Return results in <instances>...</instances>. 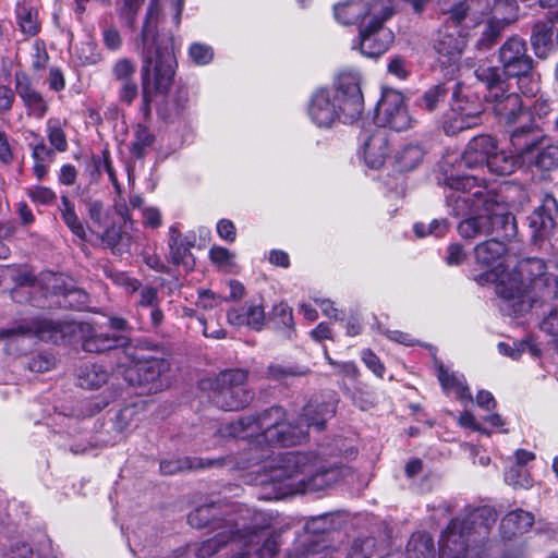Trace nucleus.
<instances>
[{"mask_svg":"<svg viewBox=\"0 0 558 558\" xmlns=\"http://www.w3.org/2000/svg\"><path fill=\"white\" fill-rule=\"evenodd\" d=\"M333 410L328 405L310 402L303 409L300 422L292 425L280 407H272L258 416H246L219 429L223 437L251 439L250 451L254 456L252 465L262 466L267 480L284 496L295 493L324 489L344 477L348 470L322 461L313 453L286 452L270 459L269 452L276 446H295L306 438L307 428L323 429Z\"/></svg>","mask_w":558,"mask_h":558,"instance_id":"1","label":"nucleus"},{"mask_svg":"<svg viewBox=\"0 0 558 558\" xmlns=\"http://www.w3.org/2000/svg\"><path fill=\"white\" fill-rule=\"evenodd\" d=\"M158 0H150L146 17L136 40V51L142 57V87L145 110H149L153 92L166 95L173 83L177 60L173 39L157 31Z\"/></svg>","mask_w":558,"mask_h":558,"instance_id":"2","label":"nucleus"},{"mask_svg":"<svg viewBox=\"0 0 558 558\" xmlns=\"http://www.w3.org/2000/svg\"><path fill=\"white\" fill-rule=\"evenodd\" d=\"M364 108L360 77L355 73H343L337 78L335 88H319L308 104V116L318 128L329 129L337 121L353 123Z\"/></svg>","mask_w":558,"mask_h":558,"instance_id":"3","label":"nucleus"},{"mask_svg":"<svg viewBox=\"0 0 558 558\" xmlns=\"http://www.w3.org/2000/svg\"><path fill=\"white\" fill-rule=\"evenodd\" d=\"M496 522L488 507L475 508L460 519H453L439 539L440 558H481L476 538L484 537Z\"/></svg>","mask_w":558,"mask_h":558,"instance_id":"4","label":"nucleus"},{"mask_svg":"<svg viewBox=\"0 0 558 558\" xmlns=\"http://www.w3.org/2000/svg\"><path fill=\"white\" fill-rule=\"evenodd\" d=\"M474 74L486 87L485 100L490 105L500 123L512 128L530 119L532 113L526 111L518 93L509 92L508 80L502 77L499 68L480 65Z\"/></svg>","mask_w":558,"mask_h":558,"instance_id":"5","label":"nucleus"},{"mask_svg":"<svg viewBox=\"0 0 558 558\" xmlns=\"http://www.w3.org/2000/svg\"><path fill=\"white\" fill-rule=\"evenodd\" d=\"M450 192L446 195L448 213L454 217L472 215L480 210H492L496 193L488 190L484 180L474 175H445Z\"/></svg>","mask_w":558,"mask_h":558,"instance_id":"6","label":"nucleus"},{"mask_svg":"<svg viewBox=\"0 0 558 558\" xmlns=\"http://www.w3.org/2000/svg\"><path fill=\"white\" fill-rule=\"evenodd\" d=\"M247 372L227 369L210 383L211 400L225 411H236L246 407L253 393L246 388Z\"/></svg>","mask_w":558,"mask_h":558,"instance_id":"7","label":"nucleus"},{"mask_svg":"<svg viewBox=\"0 0 558 558\" xmlns=\"http://www.w3.org/2000/svg\"><path fill=\"white\" fill-rule=\"evenodd\" d=\"M392 15L389 7L383 14L369 20L359 27V35L352 43V49H357L367 58H378L384 54L393 43V33L385 27V22Z\"/></svg>","mask_w":558,"mask_h":558,"instance_id":"8","label":"nucleus"},{"mask_svg":"<svg viewBox=\"0 0 558 558\" xmlns=\"http://www.w3.org/2000/svg\"><path fill=\"white\" fill-rule=\"evenodd\" d=\"M131 359L125 364L124 378L132 386L146 388L148 392L156 391L162 387L160 378L170 367L165 359L133 356L126 354Z\"/></svg>","mask_w":558,"mask_h":558,"instance_id":"9","label":"nucleus"},{"mask_svg":"<svg viewBox=\"0 0 558 558\" xmlns=\"http://www.w3.org/2000/svg\"><path fill=\"white\" fill-rule=\"evenodd\" d=\"M411 124L412 118L404 106L403 95L395 89H384L376 107L375 124L373 125L401 132L411 128Z\"/></svg>","mask_w":558,"mask_h":558,"instance_id":"10","label":"nucleus"},{"mask_svg":"<svg viewBox=\"0 0 558 558\" xmlns=\"http://www.w3.org/2000/svg\"><path fill=\"white\" fill-rule=\"evenodd\" d=\"M499 62L502 66L500 73L502 77L524 76L534 68V60L527 52L526 41L519 37L512 36L508 38L499 48ZM523 82L526 78H522Z\"/></svg>","mask_w":558,"mask_h":558,"instance_id":"11","label":"nucleus"},{"mask_svg":"<svg viewBox=\"0 0 558 558\" xmlns=\"http://www.w3.org/2000/svg\"><path fill=\"white\" fill-rule=\"evenodd\" d=\"M508 132L512 150L523 160V165L531 160L532 155L546 140V134L539 122L532 116L525 123L520 122L510 128Z\"/></svg>","mask_w":558,"mask_h":558,"instance_id":"12","label":"nucleus"},{"mask_svg":"<svg viewBox=\"0 0 558 558\" xmlns=\"http://www.w3.org/2000/svg\"><path fill=\"white\" fill-rule=\"evenodd\" d=\"M451 116L444 122V132L456 135L461 131L472 129L481 123V106L471 102L459 88L453 90V102H450Z\"/></svg>","mask_w":558,"mask_h":558,"instance_id":"13","label":"nucleus"},{"mask_svg":"<svg viewBox=\"0 0 558 558\" xmlns=\"http://www.w3.org/2000/svg\"><path fill=\"white\" fill-rule=\"evenodd\" d=\"M473 253L476 267L485 276L492 275L495 279H500L506 274L508 269L506 264L508 246L505 242L497 239H487L475 245Z\"/></svg>","mask_w":558,"mask_h":558,"instance_id":"14","label":"nucleus"},{"mask_svg":"<svg viewBox=\"0 0 558 558\" xmlns=\"http://www.w3.org/2000/svg\"><path fill=\"white\" fill-rule=\"evenodd\" d=\"M62 325L45 318L21 322L0 331V338L9 339L8 345L25 337H37L44 341L58 342L62 337Z\"/></svg>","mask_w":558,"mask_h":558,"instance_id":"15","label":"nucleus"},{"mask_svg":"<svg viewBox=\"0 0 558 558\" xmlns=\"http://www.w3.org/2000/svg\"><path fill=\"white\" fill-rule=\"evenodd\" d=\"M389 7L383 0H345L333 7L335 19L343 25H352L378 19Z\"/></svg>","mask_w":558,"mask_h":558,"instance_id":"16","label":"nucleus"},{"mask_svg":"<svg viewBox=\"0 0 558 558\" xmlns=\"http://www.w3.org/2000/svg\"><path fill=\"white\" fill-rule=\"evenodd\" d=\"M557 216L558 203L553 195L546 194L541 204L527 217L531 238L535 244L551 234L556 227Z\"/></svg>","mask_w":558,"mask_h":558,"instance_id":"17","label":"nucleus"},{"mask_svg":"<svg viewBox=\"0 0 558 558\" xmlns=\"http://www.w3.org/2000/svg\"><path fill=\"white\" fill-rule=\"evenodd\" d=\"M361 153L366 166L379 169L388 155V137L385 130L368 124L360 134Z\"/></svg>","mask_w":558,"mask_h":558,"instance_id":"18","label":"nucleus"},{"mask_svg":"<svg viewBox=\"0 0 558 558\" xmlns=\"http://www.w3.org/2000/svg\"><path fill=\"white\" fill-rule=\"evenodd\" d=\"M14 90L21 99L26 114L35 119H43L49 110V102L38 90L25 72L19 71L14 74Z\"/></svg>","mask_w":558,"mask_h":558,"instance_id":"19","label":"nucleus"},{"mask_svg":"<svg viewBox=\"0 0 558 558\" xmlns=\"http://www.w3.org/2000/svg\"><path fill=\"white\" fill-rule=\"evenodd\" d=\"M241 530V521L238 519H229L226 524H218L216 529H213L215 535L211 538L203 542L197 549V558H208L216 554L221 547L230 544H236L241 542L240 537H236Z\"/></svg>","mask_w":558,"mask_h":558,"instance_id":"20","label":"nucleus"},{"mask_svg":"<svg viewBox=\"0 0 558 558\" xmlns=\"http://www.w3.org/2000/svg\"><path fill=\"white\" fill-rule=\"evenodd\" d=\"M488 218V232L490 239H497L502 242L511 241L518 234L515 217L507 211L498 202L492 206V210H484Z\"/></svg>","mask_w":558,"mask_h":558,"instance_id":"21","label":"nucleus"},{"mask_svg":"<svg viewBox=\"0 0 558 558\" xmlns=\"http://www.w3.org/2000/svg\"><path fill=\"white\" fill-rule=\"evenodd\" d=\"M495 148H497V140L495 137L486 134L474 136L468 143L461 156V163L470 169L487 167Z\"/></svg>","mask_w":558,"mask_h":558,"instance_id":"22","label":"nucleus"},{"mask_svg":"<svg viewBox=\"0 0 558 558\" xmlns=\"http://www.w3.org/2000/svg\"><path fill=\"white\" fill-rule=\"evenodd\" d=\"M195 244V234L183 235L177 226L169 229V247L171 260L174 265L182 267L185 272L193 269L195 260L190 250Z\"/></svg>","mask_w":558,"mask_h":558,"instance_id":"23","label":"nucleus"},{"mask_svg":"<svg viewBox=\"0 0 558 558\" xmlns=\"http://www.w3.org/2000/svg\"><path fill=\"white\" fill-rule=\"evenodd\" d=\"M195 244V234L183 235L177 226L169 229V247L171 260L174 265L182 267L185 272L193 269L195 260L190 250Z\"/></svg>","mask_w":558,"mask_h":558,"instance_id":"24","label":"nucleus"},{"mask_svg":"<svg viewBox=\"0 0 558 558\" xmlns=\"http://www.w3.org/2000/svg\"><path fill=\"white\" fill-rule=\"evenodd\" d=\"M195 244V234L183 235L177 226L169 229V247L171 260L174 265L182 267L185 272L193 269L195 260L190 250Z\"/></svg>","mask_w":558,"mask_h":558,"instance_id":"25","label":"nucleus"},{"mask_svg":"<svg viewBox=\"0 0 558 558\" xmlns=\"http://www.w3.org/2000/svg\"><path fill=\"white\" fill-rule=\"evenodd\" d=\"M466 47L465 35L457 27L445 26L440 28L434 40L435 51L448 59L449 63H456Z\"/></svg>","mask_w":558,"mask_h":558,"instance_id":"26","label":"nucleus"},{"mask_svg":"<svg viewBox=\"0 0 558 558\" xmlns=\"http://www.w3.org/2000/svg\"><path fill=\"white\" fill-rule=\"evenodd\" d=\"M240 512L241 530L243 534L256 532L260 537L259 541H262L263 535L260 533V530H263L267 525L266 520L263 518L259 522L258 518L262 517V514L256 513L254 515L255 523H253L252 525H247V519L250 517L251 511L248 509H240ZM252 551L255 558H272L278 551V543L275 538L269 537L264 541L262 547H259V544H257L255 547H252Z\"/></svg>","mask_w":558,"mask_h":558,"instance_id":"27","label":"nucleus"},{"mask_svg":"<svg viewBox=\"0 0 558 558\" xmlns=\"http://www.w3.org/2000/svg\"><path fill=\"white\" fill-rule=\"evenodd\" d=\"M557 269V264L554 262H545L538 257H525L518 260L513 268L514 277L512 279H558V274L551 269Z\"/></svg>","mask_w":558,"mask_h":558,"instance_id":"28","label":"nucleus"},{"mask_svg":"<svg viewBox=\"0 0 558 558\" xmlns=\"http://www.w3.org/2000/svg\"><path fill=\"white\" fill-rule=\"evenodd\" d=\"M456 88L460 89L461 95L463 94V86L458 82L434 85L417 99V106L423 110L434 112L447 102L449 96H451V102H453V90Z\"/></svg>","mask_w":558,"mask_h":558,"instance_id":"29","label":"nucleus"},{"mask_svg":"<svg viewBox=\"0 0 558 558\" xmlns=\"http://www.w3.org/2000/svg\"><path fill=\"white\" fill-rule=\"evenodd\" d=\"M240 509L241 508H239L235 513L226 512V518H218L217 515L220 513L219 506L215 504L204 505L196 508L189 514L187 522L195 529H202L210 525L213 530L216 529L219 523L226 524L229 519H236L235 514H241ZM238 520L240 521V518Z\"/></svg>","mask_w":558,"mask_h":558,"instance_id":"30","label":"nucleus"},{"mask_svg":"<svg viewBox=\"0 0 558 558\" xmlns=\"http://www.w3.org/2000/svg\"><path fill=\"white\" fill-rule=\"evenodd\" d=\"M437 377L448 396H453L460 401H472V395L462 374L450 371L444 365H438Z\"/></svg>","mask_w":558,"mask_h":558,"instance_id":"31","label":"nucleus"},{"mask_svg":"<svg viewBox=\"0 0 558 558\" xmlns=\"http://www.w3.org/2000/svg\"><path fill=\"white\" fill-rule=\"evenodd\" d=\"M227 317L231 325L247 326L254 330H260L266 319L263 305L256 303H250L240 310H230Z\"/></svg>","mask_w":558,"mask_h":558,"instance_id":"32","label":"nucleus"},{"mask_svg":"<svg viewBox=\"0 0 558 558\" xmlns=\"http://www.w3.org/2000/svg\"><path fill=\"white\" fill-rule=\"evenodd\" d=\"M530 41L537 58H547L556 45L555 29L551 24L536 22L532 27Z\"/></svg>","mask_w":558,"mask_h":558,"instance_id":"33","label":"nucleus"},{"mask_svg":"<svg viewBox=\"0 0 558 558\" xmlns=\"http://www.w3.org/2000/svg\"><path fill=\"white\" fill-rule=\"evenodd\" d=\"M110 376L111 368L98 363H86L77 371V383L83 389H99L108 383Z\"/></svg>","mask_w":558,"mask_h":558,"instance_id":"34","label":"nucleus"},{"mask_svg":"<svg viewBox=\"0 0 558 558\" xmlns=\"http://www.w3.org/2000/svg\"><path fill=\"white\" fill-rule=\"evenodd\" d=\"M81 331L83 332V350L86 352H95L99 353L102 351L111 350L116 348L120 342V337H110L106 333H96L92 326L83 325L81 326Z\"/></svg>","mask_w":558,"mask_h":558,"instance_id":"35","label":"nucleus"},{"mask_svg":"<svg viewBox=\"0 0 558 558\" xmlns=\"http://www.w3.org/2000/svg\"><path fill=\"white\" fill-rule=\"evenodd\" d=\"M534 523V517L531 512L524 510H514L507 513L500 523V529L505 537H512L527 532Z\"/></svg>","mask_w":558,"mask_h":558,"instance_id":"36","label":"nucleus"},{"mask_svg":"<svg viewBox=\"0 0 558 558\" xmlns=\"http://www.w3.org/2000/svg\"><path fill=\"white\" fill-rule=\"evenodd\" d=\"M426 151L417 143H408L401 146L393 155L395 166L399 171H411L423 160Z\"/></svg>","mask_w":558,"mask_h":558,"instance_id":"37","label":"nucleus"},{"mask_svg":"<svg viewBox=\"0 0 558 558\" xmlns=\"http://www.w3.org/2000/svg\"><path fill=\"white\" fill-rule=\"evenodd\" d=\"M458 232L466 240L489 236L487 214L484 210L473 213L470 217L459 222Z\"/></svg>","mask_w":558,"mask_h":558,"instance_id":"38","label":"nucleus"},{"mask_svg":"<svg viewBox=\"0 0 558 558\" xmlns=\"http://www.w3.org/2000/svg\"><path fill=\"white\" fill-rule=\"evenodd\" d=\"M520 167H526V165H523L518 154L498 150V147L495 148L487 165L489 171L497 175H509Z\"/></svg>","mask_w":558,"mask_h":558,"instance_id":"39","label":"nucleus"},{"mask_svg":"<svg viewBox=\"0 0 558 558\" xmlns=\"http://www.w3.org/2000/svg\"><path fill=\"white\" fill-rule=\"evenodd\" d=\"M508 24L509 21L504 19H489L483 25L481 36L475 43V48L483 52L490 50L498 43Z\"/></svg>","mask_w":558,"mask_h":558,"instance_id":"40","label":"nucleus"},{"mask_svg":"<svg viewBox=\"0 0 558 558\" xmlns=\"http://www.w3.org/2000/svg\"><path fill=\"white\" fill-rule=\"evenodd\" d=\"M156 141L155 134L144 124H137L134 130L130 154L135 159H144Z\"/></svg>","mask_w":558,"mask_h":558,"instance_id":"41","label":"nucleus"},{"mask_svg":"<svg viewBox=\"0 0 558 558\" xmlns=\"http://www.w3.org/2000/svg\"><path fill=\"white\" fill-rule=\"evenodd\" d=\"M525 165L526 168L536 167L543 171L558 167V144L545 145L543 143Z\"/></svg>","mask_w":558,"mask_h":558,"instance_id":"42","label":"nucleus"},{"mask_svg":"<svg viewBox=\"0 0 558 558\" xmlns=\"http://www.w3.org/2000/svg\"><path fill=\"white\" fill-rule=\"evenodd\" d=\"M269 322L275 325L276 328L283 331L287 338H291L294 333V320L291 307L283 302L276 304L269 314Z\"/></svg>","mask_w":558,"mask_h":558,"instance_id":"43","label":"nucleus"},{"mask_svg":"<svg viewBox=\"0 0 558 558\" xmlns=\"http://www.w3.org/2000/svg\"><path fill=\"white\" fill-rule=\"evenodd\" d=\"M408 558H436L433 538L425 533L413 534L408 543Z\"/></svg>","mask_w":558,"mask_h":558,"instance_id":"44","label":"nucleus"},{"mask_svg":"<svg viewBox=\"0 0 558 558\" xmlns=\"http://www.w3.org/2000/svg\"><path fill=\"white\" fill-rule=\"evenodd\" d=\"M15 12L21 31L31 36L36 35L39 31L37 12L25 2H19Z\"/></svg>","mask_w":558,"mask_h":558,"instance_id":"45","label":"nucleus"},{"mask_svg":"<svg viewBox=\"0 0 558 558\" xmlns=\"http://www.w3.org/2000/svg\"><path fill=\"white\" fill-rule=\"evenodd\" d=\"M60 211L64 223L72 233L82 240L85 239L86 232L75 213L74 204L65 195L61 196Z\"/></svg>","mask_w":558,"mask_h":558,"instance_id":"46","label":"nucleus"},{"mask_svg":"<svg viewBox=\"0 0 558 558\" xmlns=\"http://www.w3.org/2000/svg\"><path fill=\"white\" fill-rule=\"evenodd\" d=\"M101 241L107 247L111 248L114 254H122L128 251L130 245L129 235L122 233L117 227L106 229L102 233Z\"/></svg>","mask_w":558,"mask_h":558,"instance_id":"47","label":"nucleus"},{"mask_svg":"<svg viewBox=\"0 0 558 558\" xmlns=\"http://www.w3.org/2000/svg\"><path fill=\"white\" fill-rule=\"evenodd\" d=\"M62 299H58L53 304L73 310H83L87 305L88 296L80 289H68L62 292Z\"/></svg>","mask_w":558,"mask_h":558,"instance_id":"48","label":"nucleus"},{"mask_svg":"<svg viewBox=\"0 0 558 558\" xmlns=\"http://www.w3.org/2000/svg\"><path fill=\"white\" fill-rule=\"evenodd\" d=\"M236 537L241 538V542L232 545V549L236 550L233 558H255L252 551V547H255L259 542V535L256 532L250 534H243L240 530Z\"/></svg>","mask_w":558,"mask_h":558,"instance_id":"49","label":"nucleus"},{"mask_svg":"<svg viewBox=\"0 0 558 558\" xmlns=\"http://www.w3.org/2000/svg\"><path fill=\"white\" fill-rule=\"evenodd\" d=\"M112 76L118 82L134 80L136 64L129 58H120L112 65Z\"/></svg>","mask_w":558,"mask_h":558,"instance_id":"50","label":"nucleus"},{"mask_svg":"<svg viewBox=\"0 0 558 558\" xmlns=\"http://www.w3.org/2000/svg\"><path fill=\"white\" fill-rule=\"evenodd\" d=\"M494 283V291L505 300L521 299L523 292L521 284L523 281H490Z\"/></svg>","mask_w":558,"mask_h":558,"instance_id":"51","label":"nucleus"},{"mask_svg":"<svg viewBox=\"0 0 558 558\" xmlns=\"http://www.w3.org/2000/svg\"><path fill=\"white\" fill-rule=\"evenodd\" d=\"M47 134L51 146H53L58 151H65L68 149L65 134L57 121H48Z\"/></svg>","mask_w":558,"mask_h":558,"instance_id":"52","label":"nucleus"},{"mask_svg":"<svg viewBox=\"0 0 558 558\" xmlns=\"http://www.w3.org/2000/svg\"><path fill=\"white\" fill-rule=\"evenodd\" d=\"M189 54L195 64L206 65L213 60L214 50L208 45L194 43L189 49Z\"/></svg>","mask_w":558,"mask_h":558,"instance_id":"53","label":"nucleus"},{"mask_svg":"<svg viewBox=\"0 0 558 558\" xmlns=\"http://www.w3.org/2000/svg\"><path fill=\"white\" fill-rule=\"evenodd\" d=\"M209 257L213 263L218 265L220 268L225 269L226 271H230L231 268L234 266L233 260V254L221 246H214L209 251Z\"/></svg>","mask_w":558,"mask_h":558,"instance_id":"54","label":"nucleus"},{"mask_svg":"<svg viewBox=\"0 0 558 558\" xmlns=\"http://www.w3.org/2000/svg\"><path fill=\"white\" fill-rule=\"evenodd\" d=\"M505 481L514 487H529L531 484L526 471L519 465H512L506 471Z\"/></svg>","mask_w":558,"mask_h":558,"instance_id":"55","label":"nucleus"},{"mask_svg":"<svg viewBox=\"0 0 558 558\" xmlns=\"http://www.w3.org/2000/svg\"><path fill=\"white\" fill-rule=\"evenodd\" d=\"M27 195L34 203L39 205L52 204L57 198L56 193L51 189L41 185L28 187Z\"/></svg>","mask_w":558,"mask_h":558,"instance_id":"56","label":"nucleus"},{"mask_svg":"<svg viewBox=\"0 0 558 558\" xmlns=\"http://www.w3.org/2000/svg\"><path fill=\"white\" fill-rule=\"evenodd\" d=\"M144 0H123L119 5L120 16L130 27H134L136 15Z\"/></svg>","mask_w":558,"mask_h":558,"instance_id":"57","label":"nucleus"},{"mask_svg":"<svg viewBox=\"0 0 558 558\" xmlns=\"http://www.w3.org/2000/svg\"><path fill=\"white\" fill-rule=\"evenodd\" d=\"M48 60L49 56L44 41L35 40L32 46V69L37 72L45 69Z\"/></svg>","mask_w":558,"mask_h":558,"instance_id":"58","label":"nucleus"},{"mask_svg":"<svg viewBox=\"0 0 558 558\" xmlns=\"http://www.w3.org/2000/svg\"><path fill=\"white\" fill-rule=\"evenodd\" d=\"M136 409L134 407H125L116 416L114 427L118 432L129 430L135 422Z\"/></svg>","mask_w":558,"mask_h":558,"instance_id":"59","label":"nucleus"},{"mask_svg":"<svg viewBox=\"0 0 558 558\" xmlns=\"http://www.w3.org/2000/svg\"><path fill=\"white\" fill-rule=\"evenodd\" d=\"M314 303L320 308L323 315L332 318L335 320H342L343 314L340 310L335 307L333 302L330 299L323 298L318 294L312 296Z\"/></svg>","mask_w":558,"mask_h":558,"instance_id":"60","label":"nucleus"},{"mask_svg":"<svg viewBox=\"0 0 558 558\" xmlns=\"http://www.w3.org/2000/svg\"><path fill=\"white\" fill-rule=\"evenodd\" d=\"M32 157L34 161H49L51 162L54 157V151L46 146L43 138L35 135V142L31 144Z\"/></svg>","mask_w":558,"mask_h":558,"instance_id":"61","label":"nucleus"},{"mask_svg":"<svg viewBox=\"0 0 558 558\" xmlns=\"http://www.w3.org/2000/svg\"><path fill=\"white\" fill-rule=\"evenodd\" d=\"M524 78H526V81L523 82V76H513L514 78H517V84H518V88L519 90L524 95V96H533L535 95L539 87H538V82L537 80L535 78V74L533 73V70L530 72V73H526L524 74Z\"/></svg>","mask_w":558,"mask_h":558,"instance_id":"62","label":"nucleus"},{"mask_svg":"<svg viewBox=\"0 0 558 558\" xmlns=\"http://www.w3.org/2000/svg\"><path fill=\"white\" fill-rule=\"evenodd\" d=\"M466 259V253L462 244L452 243L447 247V255L445 257L448 266H459Z\"/></svg>","mask_w":558,"mask_h":558,"instance_id":"63","label":"nucleus"},{"mask_svg":"<svg viewBox=\"0 0 558 558\" xmlns=\"http://www.w3.org/2000/svg\"><path fill=\"white\" fill-rule=\"evenodd\" d=\"M362 360L376 376L383 377L385 373V366L380 362L379 357L369 349L362 352Z\"/></svg>","mask_w":558,"mask_h":558,"instance_id":"64","label":"nucleus"}]
</instances>
